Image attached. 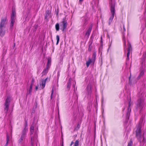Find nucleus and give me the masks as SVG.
I'll use <instances>...</instances> for the list:
<instances>
[{
	"mask_svg": "<svg viewBox=\"0 0 146 146\" xmlns=\"http://www.w3.org/2000/svg\"><path fill=\"white\" fill-rule=\"evenodd\" d=\"M33 123H34V121H33Z\"/></svg>",
	"mask_w": 146,
	"mask_h": 146,
	"instance_id": "09e8293b",
	"label": "nucleus"
},
{
	"mask_svg": "<svg viewBox=\"0 0 146 146\" xmlns=\"http://www.w3.org/2000/svg\"><path fill=\"white\" fill-rule=\"evenodd\" d=\"M9 137L8 136H7V142H6V143L5 145L4 146H7V144H8V141L9 140Z\"/></svg>",
	"mask_w": 146,
	"mask_h": 146,
	"instance_id": "a878e982",
	"label": "nucleus"
},
{
	"mask_svg": "<svg viewBox=\"0 0 146 146\" xmlns=\"http://www.w3.org/2000/svg\"><path fill=\"white\" fill-rule=\"evenodd\" d=\"M129 108L128 109V112L127 113V114L128 115V114H129L130 113V112H129Z\"/></svg>",
	"mask_w": 146,
	"mask_h": 146,
	"instance_id": "473e14b6",
	"label": "nucleus"
},
{
	"mask_svg": "<svg viewBox=\"0 0 146 146\" xmlns=\"http://www.w3.org/2000/svg\"><path fill=\"white\" fill-rule=\"evenodd\" d=\"M124 30H125V28L124 27Z\"/></svg>",
	"mask_w": 146,
	"mask_h": 146,
	"instance_id": "c03bdc74",
	"label": "nucleus"
},
{
	"mask_svg": "<svg viewBox=\"0 0 146 146\" xmlns=\"http://www.w3.org/2000/svg\"><path fill=\"white\" fill-rule=\"evenodd\" d=\"M34 82V80L33 79L32 80V83L33 84V83Z\"/></svg>",
	"mask_w": 146,
	"mask_h": 146,
	"instance_id": "c9c22d12",
	"label": "nucleus"
},
{
	"mask_svg": "<svg viewBox=\"0 0 146 146\" xmlns=\"http://www.w3.org/2000/svg\"><path fill=\"white\" fill-rule=\"evenodd\" d=\"M61 146H63V144L62 143V145H61Z\"/></svg>",
	"mask_w": 146,
	"mask_h": 146,
	"instance_id": "a19ab883",
	"label": "nucleus"
},
{
	"mask_svg": "<svg viewBox=\"0 0 146 146\" xmlns=\"http://www.w3.org/2000/svg\"><path fill=\"white\" fill-rule=\"evenodd\" d=\"M143 100L142 99H140L138 100L137 104V108L140 109H141L143 106Z\"/></svg>",
	"mask_w": 146,
	"mask_h": 146,
	"instance_id": "423d86ee",
	"label": "nucleus"
},
{
	"mask_svg": "<svg viewBox=\"0 0 146 146\" xmlns=\"http://www.w3.org/2000/svg\"><path fill=\"white\" fill-rule=\"evenodd\" d=\"M15 21V19H11V23L14 24Z\"/></svg>",
	"mask_w": 146,
	"mask_h": 146,
	"instance_id": "bb28decb",
	"label": "nucleus"
},
{
	"mask_svg": "<svg viewBox=\"0 0 146 146\" xmlns=\"http://www.w3.org/2000/svg\"><path fill=\"white\" fill-rule=\"evenodd\" d=\"M15 44H14V46H15Z\"/></svg>",
	"mask_w": 146,
	"mask_h": 146,
	"instance_id": "a18cd8bd",
	"label": "nucleus"
},
{
	"mask_svg": "<svg viewBox=\"0 0 146 146\" xmlns=\"http://www.w3.org/2000/svg\"><path fill=\"white\" fill-rule=\"evenodd\" d=\"M50 13L51 11L48 10L46 11V12L45 19L47 21H48V19L50 17Z\"/></svg>",
	"mask_w": 146,
	"mask_h": 146,
	"instance_id": "1a4fd4ad",
	"label": "nucleus"
},
{
	"mask_svg": "<svg viewBox=\"0 0 146 146\" xmlns=\"http://www.w3.org/2000/svg\"><path fill=\"white\" fill-rule=\"evenodd\" d=\"M79 141L78 140L76 141L74 144V146H78L79 145Z\"/></svg>",
	"mask_w": 146,
	"mask_h": 146,
	"instance_id": "aec40b11",
	"label": "nucleus"
},
{
	"mask_svg": "<svg viewBox=\"0 0 146 146\" xmlns=\"http://www.w3.org/2000/svg\"><path fill=\"white\" fill-rule=\"evenodd\" d=\"M32 139H33V138L32 137H31V141H32Z\"/></svg>",
	"mask_w": 146,
	"mask_h": 146,
	"instance_id": "58836bf2",
	"label": "nucleus"
},
{
	"mask_svg": "<svg viewBox=\"0 0 146 146\" xmlns=\"http://www.w3.org/2000/svg\"><path fill=\"white\" fill-rule=\"evenodd\" d=\"M7 23L6 18H2L0 24V27L5 28Z\"/></svg>",
	"mask_w": 146,
	"mask_h": 146,
	"instance_id": "0eeeda50",
	"label": "nucleus"
},
{
	"mask_svg": "<svg viewBox=\"0 0 146 146\" xmlns=\"http://www.w3.org/2000/svg\"><path fill=\"white\" fill-rule=\"evenodd\" d=\"M35 89L36 90V86L35 87Z\"/></svg>",
	"mask_w": 146,
	"mask_h": 146,
	"instance_id": "37998d69",
	"label": "nucleus"
},
{
	"mask_svg": "<svg viewBox=\"0 0 146 146\" xmlns=\"http://www.w3.org/2000/svg\"><path fill=\"white\" fill-rule=\"evenodd\" d=\"M55 28L56 30L58 31L59 30V24L58 23H57L55 25Z\"/></svg>",
	"mask_w": 146,
	"mask_h": 146,
	"instance_id": "a211bd4d",
	"label": "nucleus"
},
{
	"mask_svg": "<svg viewBox=\"0 0 146 146\" xmlns=\"http://www.w3.org/2000/svg\"><path fill=\"white\" fill-rule=\"evenodd\" d=\"M16 15L15 11L13 10L12 14L11 16V19H15V17Z\"/></svg>",
	"mask_w": 146,
	"mask_h": 146,
	"instance_id": "4468645a",
	"label": "nucleus"
},
{
	"mask_svg": "<svg viewBox=\"0 0 146 146\" xmlns=\"http://www.w3.org/2000/svg\"><path fill=\"white\" fill-rule=\"evenodd\" d=\"M53 92H54V90H53V89H52V92H51V97H50L51 99H52V96Z\"/></svg>",
	"mask_w": 146,
	"mask_h": 146,
	"instance_id": "c85d7f7f",
	"label": "nucleus"
},
{
	"mask_svg": "<svg viewBox=\"0 0 146 146\" xmlns=\"http://www.w3.org/2000/svg\"><path fill=\"white\" fill-rule=\"evenodd\" d=\"M34 129V127L33 126H31L30 127V135H32L33 134Z\"/></svg>",
	"mask_w": 146,
	"mask_h": 146,
	"instance_id": "dca6fc26",
	"label": "nucleus"
},
{
	"mask_svg": "<svg viewBox=\"0 0 146 146\" xmlns=\"http://www.w3.org/2000/svg\"><path fill=\"white\" fill-rule=\"evenodd\" d=\"M13 24L11 23L10 25V26L11 28H12L13 27Z\"/></svg>",
	"mask_w": 146,
	"mask_h": 146,
	"instance_id": "2f4dec72",
	"label": "nucleus"
},
{
	"mask_svg": "<svg viewBox=\"0 0 146 146\" xmlns=\"http://www.w3.org/2000/svg\"><path fill=\"white\" fill-rule=\"evenodd\" d=\"M25 137L23 136V135H21L20 139L19 140V143H21L22 142V141Z\"/></svg>",
	"mask_w": 146,
	"mask_h": 146,
	"instance_id": "f3484780",
	"label": "nucleus"
},
{
	"mask_svg": "<svg viewBox=\"0 0 146 146\" xmlns=\"http://www.w3.org/2000/svg\"><path fill=\"white\" fill-rule=\"evenodd\" d=\"M74 143L73 141H72L70 145V146H71L74 144Z\"/></svg>",
	"mask_w": 146,
	"mask_h": 146,
	"instance_id": "72a5a7b5",
	"label": "nucleus"
},
{
	"mask_svg": "<svg viewBox=\"0 0 146 146\" xmlns=\"http://www.w3.org/2000/svg\"><path fill=\"white\" fill-rule=\"evenodd\" d=\"M132 140H130L129 142L128 143L127 146H132Z\"/></svg>",
	"mask_w": 146,
	"mask_h": 146,
	"instance_id": "393cba45",
	"label": "nucleus"
},
{
	"mask_svg": "<svg viewBox=\"0 0 146 146\" xmlns=\"http://www.w3.org/2000/svg\"><path fill=\"white\" fill-rule=\"evenodd\" d=\"M47 79L46 78L44 80H40L39 83L40 87H38V88L40 89H43L45 86V83Z\"/></svg>",
	"mask_w": 146,
	"mask_h": 146,
	"instance_id": "6e6552de",
	"label": "nucleus"
},
{
	"mask_svg": "<svg viewBox=\"0 0 146 146\" xmlns=\"http://www.w3.org/2000/svg\"><path fill=\"white\" fill-rule=\"evenodd\" d=\"M26 129H24L23 131L22 134L21 135H23V136L25 137V135L26 134Z\"/></svg>",
	"mask_w": 146,
	"mask_h": 146,
	"instance_id": "5701e85b",
	"label": "nucleus"
},
{
	"mask_svg": "<svg viewBox=\"0 0 146 146\" xmlns=\"http://www.w3.org/2000/svg\"><path fill=\"white\" fill-rule=\"evenodd\" d=\"M51 60L49 59H48V62L47 63V66L46 68L45 69V70L44 71V72H47L49 68H50V67L51 65Z\"/></svg>",
	"mask_w": 146,
	"mask_h": 146,
	"instance_id": "9d476101",
	"label": "nucleus"
},
{
	"mask_svg": "<svg viewBox=\"0 0 146 146\" xmlns=\"http://www.w3.org/2000/svg\"><path fill=\"white\" fill-rule=\"evenodd\" d=\"M32 86L33 84H31L30 85V88L29 91V93L30 94L31 92Z\"/></svg>",
	"mask_w": 146,
	"mask_h": 146,
	"instance_id": "412c9836",
	"label": "nucleus"
},
{
	"mask_svg": "<svg viewBox=\"0 0 146 146\" xmlns=\"http://www.w3.org/2000/svg\"><path fill=\"white\" fill-rule=\"evenodd\" d=\"M143 57L144 58H145L146 57V51L143 54Z\"/></svg>",
	"mask_w": 146,
	"mask_h": 146,
	"instance_id": "7c9ffc66",
	"label": "nucleus"
},
{
	"mask_svg": "<svg viewBox=\"0 0 146 146\" xmlns=\"http://www.w3.org/2000/svg\"><path fill=\"white\" fill-rule=\"evenodd\" d=\"M33 112L32 111V113H33Z\"/></svg>",
	"mask_w": 146,
	"mask_h": 146,
	"instance_id": "de8ad7c7",
	"label": "nucleus"
},
{
	"mask_svg": "<svg viewBox=\"0 0 146 146\" xmlns=\"http://www.w3.org/2000/svg\"><path fill=\"white\" fill-rule=\"evenodd\" d=\"M96 52H94L92 55V59H91L90 58H89L88 60L86 62V64L87 67H88L89 64L91 63L94 64L95 62L96 57Z\"/></svg>",
	"mask_w": 146,
	"mask_h": 146,
	"instance_id": "7ed1b4c3",
	"label": "nucleus"
},
{
	"mask_svg": "<svg viewBox=\"0 0 146 146\" xmlns=\"http://www.w3.org/2000/svg\"><path fill=\"white\" fill-rule=\"evenodd\" d=\"M141 127L139 125L137 126V128L136 131V136L137 138V139L139 141L140 143H141V142H142L143 143H145L146 142V139L143 136V140H142V141H141Z\"/></svg>",
	"mask_w": 146,
	"mask_h": 146,
	"instance_id": "f257e3e1",
	"label": "nucleus"
},
{
	"mask_svg": "<svg viewBox=\"0 0 146 146\" xmlns=\"http://www.w3.org/2000/svg\"><path fill=\"white\" fill-rule=\"evenodd\" d=\"M130 77H129V82H130Z\"/></svg>",
	"mask_w": 146,
	"mask_h": 146,
	"instance_id": "ea45409f",
	"label": "nucleus"
},
{
	"mask_svg": "<svg viewBox=\"0 0 146 146\" xmlns=\"http://www.w3.org/2000/svg\"><path fill=\"white\" fill-rule=\"evenodd\" d=\"M142 65H144V64L143 63V62L142 63Z\"/></svg>",
	"mask_w": 146,
	"mask_h": 146,
	"instance_id": "4c0bfd02",
	"label": "nucleus"
},
{
	"mask_svg": "<svg viewBox=\"0 0 146 146\" xmlns=\"http://www.w3.org/2000/svg\"><path fill=\"white\" fill-rule=\"evenodd\" d=\"M67 25V20L66 18H64L60 24L61 29L63 31H65V29L66 28Z\"/></svg>",
	"mask_w": 146,
	"mask_h": 146,
	"instance_id": "f03ea898",
	"label": "nucleus"
},
{
	"mask_svg": "<svg viewBox=\"0 0 146 146\" xmlns=\"http://www.w3.org/2000/svg\"><path fill=\"white\" fill-rule=\"evenodd\" d=\"M80 125H79V124H78V125H77V127H78V128H79V127H80Z\"/></svg>",
	"mask_w": 146,
	"mask_h": 146,
	"instance_id": "f704fd0d",
	"label": "nucleus"
},
{
	"mask_svg": "<svg viewBox=\"0 0 146 146\" xmlns=\"http://www.w3.org/2000/svg\"><path fill=\"white\" fill-rule=\"evenodd\" d=\"M111 16L110 17L109 19V25H110L111 23L112 22L115 13V9L114 5L113 4L111 5Z\"/></svg>",
	"mask_w": 146,
	"mask_h": 146,
	"instance_id": "39448f33",
	"label": "nucleus"
},
{
	"mask_svg": "<svg viewBox=\"0 0 146 146\" xmlns=\"http://www.w3.org/2000/svg\"><path fill=\"white\" fill-rule=\"evenodd\" d=\"M131 45L130 44H129V47L127 50V51L130 52V51L131 50Z\"/></svg>",
	"mask_w": 146,
	"mask_h": 146,
	"instance_id": "b1692460",
	"label": "nucleus"
},
{
	"mask_svg": "<svg viewBox=\"0 0 146 146\" xmlns=\"http://www.w3.org/2000/svg\"><path fill=\"white\" fill-rule=\"evenodd\" d=\"M129 54H130V52L128 51V52L127 54V60H129Z\"/></svg>",
	"mask_w": 146,
	"mask_h": 146,
	"instance_id": "cd10ccee",
	"label": "nucleus"
},
{
	"mask_svg": "<svg viewBox=\"0 0 146 146\" xmlns=\"http://www.w3.org/2000/svg\"><path fill=\"white\" fill-rule=\"evenodd\" d=\"M130 106V103H129V106Z\"/></svg>",
	"mask_w": 146,
	"mask_h": 146,
	"instance_id": "79ce46f5",
	"label": "nucleus"
},
{
	"mask_svg": "<svg viewBox=\"0 0 146 146\" xmlns=\"http://www.w3.org/2000/svg\"><path fill=\"white\" fill-rule=\"evenodd\" d=\"M71 85V82L70 80H69L68 82L67 83V88L68 89V90H69L70 89V86Z\"/></svg>",
	"mask_w": 146,
	"mask_h": 146,
	"instance_id": "2eb2a0df",
	"label": "nucleus"
},
{
	"mask_svg": "<svg viewBox=\"0 0 146 146\" xmlns=\"http://www.w3.org/2000/svg\"><path fill=\"white\" fill-rule=\"evenodd\" d=\"M56 38L57 39V42L56 43V44L57 45L58 44V43L59 40V36L58 35H57L56 36Z\"/></svg>",
	"mask_w": 146,
	"mask_h": 146,
	"instance_id": "4be33fe9",
	"label": "nucleus"
},
{
	"mask_svg": "<svg viewBox=\"0 0 146 146\" xmlns=\"http://www.w3.org/2000/svg\"><path fill=\"white\" fill-rule=\"evenodd\" d=\"M87 90L89 94H90L91 92V86L90 84H89L87 87Z\"/></svg>",
	"mask_w": 146,
	"mask_h": 146,
	"instance_id": "ddd939ff",
	"label": "nucleus"
},
{
	"mask_svg": "<svg viewBox=\"0 0 146 146\" xmlns=\"http://www.w3.org/2000/svg\"><path fill=\"white\" fill-rule=\"evenodd\" d=\"M144 74V72L143 70H142L141 72L139 75L138 77V79L140 78L141 77V76H143Z\"/></svg>",
	"mask_w": 146,
	"mask_h": 146,
	"instance_id": "6ab92c4d",
	"label": "nucleus"
},
{
	"mask_svg": "<svg viewBox=\"0 0 146 146\" xmlns=\"http://www.w3.org/2000/svg\"><path fill=\"white\" fill-rule=\"evenodd\" d=\"M11 98L9 96L7 97L5 103L4 111L6 113H7L8 110Z\"/></svg>",
	"mask_w": 146,
	"mask_h": 146,
	"instance_id": "20e7f679",
	"label": "nucleus"
},
{
	"mask_svg": "<svg viewBox=\"0 0 146 146\" xmlns=\"http://www.w3.org/2000/svg\"><path fill=\"white\" fill-rule=\"evenodd\" d=\"M83 0H79V2H81L83 1Z\"/></svg>",
	"mask_w": 146,
	"mask_h": 146,
	"instance_id": "e433bc0d",
	"label": "nucleus"
},
{
	"mask_svg": "<svg viewBox=\"0 0 146 146\" xmlns=\"http://www.w3.org/2000/svg\"><path fill=\"white\" fill-rule=\"evenodd\" d=\"M38 87L37 86V89H38Z\"/></svg>",
	"mask_w": 146,
	"mask_h": 146,
	"instance_id": "49530a36",
	"label": "nucleus"
},
{
	"mask_svg": "<svg viewBox=\"0 0 146 146\" xmlns=\"http://www.w3.org/2000/svg\"><path fill=\"white\" fill-rule=\"evenodd\" d=\"M5 33V28L0 27V35L3 37L4 36Z\"/></svg>",
	"mask_w": 146,
	"mask_h": 146,
	"instance_id": "f8f14e48",
	"label": "nucleus"
},
{
	"mask_svg": "<svg viewBox=\"0 0 146 146\" xmlns=\"http://www.w3.org/2000/svg\"><path fill=\"white\" fill-rule=\"evenodd\" d=\"M92 29V26H90L86 33L85 36L88 38L89 36Z\"/></svg>",
	"mask_w": 146,
	"mask_h": 146,
	"instance_id": "9b49d317",
	"label": "nucleus"
},
{
	"mask_svg": "<svg viewBox=\"0 0 146 146\" xmlns=\"http://www.w3.org/2000/svg\"><path fill=\"white\" fill-rule=\"evenodd\" d=\"M91 48L90 47V45H89V48L88 49V51H91Z\"/></svg>",
	"mask_w": 146,
	"mask_h": 146,
	"instance_id": "c756f323",
	"label": "nucleus"
}]
</instances>
